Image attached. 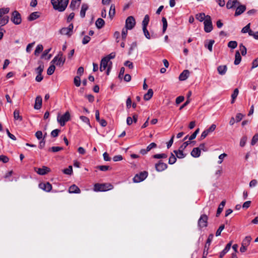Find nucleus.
<instances>
[{
  "label": "nucleus",
  "mask_w": 258,
  "mask_h": 258,
  "mask_svg": "<svg viewBox=\"0 0 258 258\" xmlns=\"http://www.w3.org/2000/svg\"><path fill=\"white\" fill-rule=\"evenodd\" d=\"M69 0H51V3L54 10L63 12L67 8Z\"/></svg>",
  "instance_id": "1"
},
{
  "label": "nucleus",
  "mask_w": 258,
  "mask_h": 258,
  "mask_svg": "<svg viewBox=\"0 0 258 258\" xmlns=\"http://www.w3.org/2000/svg\"><path fill=\"white\" fill-rule=\"evenodd\" d=\"M113 186L110 183H96L94 186L95 191H105L112 189Z\"/></svg>",
  "instance_id": "2"
},
{
  "label": "nucleus",
  "mask_w": 258,
  "mask_h": 258,
  "mask_svg": "<svg viewBox=\"0 0 258 258\" xmlns=\"http://www.w3.org/2000/svg\"><path fill=\"white\" fill-rule=\"evenodd\" d=\"M66 60L65 56L63 55V53L59 52L57 55L55 56L51 61V63L55 64L56 66L61 67L63 65Z\"/></svg>",
  "instance_id": "3"
},
{
  "label": "nucleus",
  "mask_w": 258,
  "mask_h": 258,
  "mask_svg": "<svg viewBox=\"0 0 258 258\" xmlns=\"http://www.w3.org/2000/svg\"><path fill=\"white\" fill-rule=\"evenodd\" d=\"M71 118V115L69 111H67L63 115L59 117L58 115L57 120L62 126L65 125L66 122L69 121Z\"/></svg>",
  "instance_id": "4"
},
{
  "label": "nucleus",
  "mask_w": 258,
  "mask_h": 258,
  "mask_svg": "<svg viewBox=\"0 0 258 258\" xmlns=\"http://www.w3.org/2000/svg\"><path fill=\"white\" fill-rule=\"evenodd\" d=\"M204 30L207 33H209L213 30V25L211 17L207 15V19L204 21Z\"/></svg>",
  "instance_id": "5"
},
{
  "label": "nucleus",
  "mask_w": 258,
  "mask_h": 258,
  "mask_svg": "<svg viewBox=\"0 0 258 258\" xmlns=\"http://www.w3.org/2000/svg\"><path fill=\"white\" fill-rule=\"evenodd\" d=\"M148 174V172L145 171L137 174L134 177L133 181L136 183L141 182L147 178Z\"/></svg>",
  "instance_id": "6"
},
{
  "label": "nucleus",
  "mask_w": 258,
  "mask_h": 258,
  "mask_svg": "<svg viewBox=\"0 0 258 258\" xmlns=\"http://www.w3.org/2000/svg\"><path fill=\"white\" fill-rule=\"evenodd\" d=\"M11 20L16 25L20 24L21 23L22 20L21 15L18 11H15L13 12Z\"/></svg>",
  "instance_id": "7"
},
{
  "label": "nucleus",
  "mask_w": 258,
  "mask_h": 258,
  "mask_svg": "<svg viewBox=\"0 0 258 258\" xmlns=\"http://www.w3.org/2000/svg\"><path fill=\"white\" fill-rule=\"evenodd\" d=\"M136 24L135 19L133 16H129L125 21V28L131 30L132 29Z\"/></svg>",
  "instance_id": "8"
},
{
  "label": "nucleus",
  "mask_w": 258,
  "mask_h": 258,
  "mask_svg": "<svg viewBox=\"0 0 258 258\" xmlns=\"http://www.w3.org/2000/svg\"><path fill=\"white\" fill-rule=\"evenodd\" d=\"M208 217L205 214H203L201 216L199 221L198 225L200 228L206 227L207 226Z\"/></svg>",
  "instance_id": "9"
},
{
  "label": "nucleus",
  "mask_w": 258,
  "mask_h": 258,
  "mask_svg": "<svg viewBox=\"0 0 258 258\" xmlns=\"http://www.w3.org/2000/svg\"><path fill=\"white\" fill-rule=\"evenodd\" d=\"M155 167L157 171L162 172L167 168L168 165L167 164L163 162L161 160H160L155 164Z\"/></svg>",
  "instance_id": "10"
},
{
  "label": "nucleus",
  "mask_w": 258,
  "mask_h": 258,
  "mask_svg": "<svg viewBox=\"0 0 258 258\" xmlns=\"http://www.w3.org/2000/svg\"><path fill=\"white\" fill-rule=\"evenodd\" d=\"M74 26L72 24H71L68 27L62 28L60 30V33L62 35H66L70 36L73 32Z\"/></svg>",
  "instance_id": "11"
},
{
  "label": "nucleus",
  "mask_w": 258,
  "mask_h": 258,
  "mask_svg": "<svg viewBox=\"0 0 258 258\" xmlns=\"http://www.w3.org/2000/svg\"><path fill=\"white\" fill-rule=\"evenodd\" d=\"M216 125L215 124H213L211 125V126L209 128L205 130L202 133V135L200 137L201 140H203L208 135V134L209 133H212L213 132H214L216 128Z\"/></svg>",
  "instance_id": "12"
},
{
  "label": "nucleus",
  "mask_w": 258,
  "mask_h": 258,
  "mask_svg": "<svg viewBox=\"0 0 258 258\" xmlns=\"http://www.w3.org/2000/svg\"><path fill=\"white\" fill-rule=\"evenodd\" d=\"M39 187L41 189H43V190H44L46 192L50 191L52 189V185L48 182L40 183L39 184Z\"/></svg>",
  "instance_id": "13"
},
{
  "label": "nucleus",
  "mask_w": 258,
  "mask_h": 258,
  "mask_svg": "<svg viewBox=\"0 0 258 258\" xmlns=\"http://www.w3.org/2000/svg\"><path fill=\"white\" fill-rule=\"evenodd\" d=\"M34 170L38 174L40 175H45L50 172V169L46 166H43L42 168H35Z\"/></svg>",
  "instance_id": "14"
},
{
  "label": "nucleus",
  "mask_w": 258,
  "mask_h": 258,
  "mask_svg": "<svg viewBox=\"0 0 258 258\" xmlns=\"http://www.w3.org/2000/svg\"><path fill=\"white\" fill-rule=\"evenodd\" d=\"M239 4L240 3L237 0H229L226 4V7L228 9H231Z\"/></svg>",
  "instance_id": "15"
},
{
  "label": "nucleus",
  "mask_w": 258,
  "mask_h": 258,
  "mask_svg": "<svg viewBox=\"0 0 258 258\" xmlns=\"http://www.w3.org/2000/svg\"><path fill=\"white\" fill-rule=\"evenodd\" d=\"M237 6V7L234 14L235 16H238L241 15L246 10V6L245 5H240L239 4Z\"/></svg>",
  "instance_id": "16"
},
{
  "label": "nucleus",
  "mask_w": 258,
  "mask_h": 258,
  "mask_svg": "<svg viewBox=\"0 0 258 258\" xmlns=\"http://www.w3.org/2000/svg\"><path fill=\"white\" fill-rule=\"evenodd\" d=\"M42 98L40 96H38L35 99V102L34 104V108L35 109H39L42 106Z\"/></svg>",
  "instance_id": "17"
},
{
  "label": "nucleus",
  "mask_w": 258,
  "mask_h": 258,
  "mask_svg": "<svg viewBox=\"0 0 258 258\" xmlns=\"http://www.w3.org/2000/svg\"><path fill=\"white\" fill-rule=\"evenodd\" d=\"M109 62V61L108 60H107V59H106L105 57H103L101 59V63H100V68H99L100 71L101 72H103L106 69Z\"/></svg>",
  "instance_id": "18"
},
{
  "label": "nucleus",
  "mask_w": 258,
  "mask_h": 258,
  "mask_svg": "<svg viewBox=\"0 0 258 258\" xmlns=\"http://www.w3.org/2000/svg\"><path fill=\"white\" fill-rule=\"evenodd\" d=\"M189 75V72L187 70H184L179 75V79L180 81H184L187 79Z\"/></svg>",
  "instance_id": "19"
},
{
  "label": "nucleus",
  "mask_w": 258,
  "mask_h": 258,
  "mask_svg": "<svg viewBox=\"0 0 258 258\" xmlns=\"http://www.w3.org/2000/svg\"><path fill=\"white\" fill-rule=\"evenodd\" d=\"M201 149L200 148H194L191 152V155L195 157H199L201 155Z\"/></svg>",
  "instance_id": "20"
},
{
  "label": "nucleus",
  "mask_w": 258,
  "mask_h": 258,
  "mask_svg": "<svg viewBox=\"0 0 258 258\" xmlns=\"http://www.w3.org/2000/svg\"><path fill=\"white\" fill-rule=\"evenodd\" d=\"M182 150L183 149L179 148L178 150H174L173 151L177 158L179 159H182L185 157L186 154L183 153Z\"/></svg>",
  "instance_id": "21"
},
{
  "label": "nucleus",
  "mask_w": 258,
  "mask_h": 258,
  "mask_svg": "<svg viewBox=\"0 0 258 258\" xmlns=\"http://www.w3.org/2000/svg\"><path fill=\"white\" fill-rule=\"evenodd\" d=\"M70 193L79 194L81 192L80 188L75 184L71 185L69 189Z\"/></svg>",
  "instance_id": "22"
},
{
  "label": "nucleus",
  "mask_w": 258,
  "mask_h": 258,
  "mask_svg": "<svg viewBox=\"0 0 258 258\" xmlns=\"http://www.w3.org/2000/svg\"><path fill=\"white\" fill-rule=\"evenodd\" d=\"M88 9V6L86 4H83L81 7V10L80 11V16L82 18H84L86 11Z\"/></svg>",
  "instance_id": "23"
},
{
  "label": "nucleus",
  "mask_w": 258,
  "mask_h": 258,
  "mask_svg": "<svg viewBox=\"0 0 258 258\" xmlns=\"http://www.w3.org/2000/svg\"><path fill=\"white\" fill-rule=\"evenodd\" d=\"M232 244V242L228 243L225 248L221 252L220 254V257L222 258L230 249Z\"/></svg>",
  "instance_id": "24"
},
{
  "label": "nucleus",
  "mask_w": 258,
  "mask_h": 258,
  "mask_svg": "<svg viewBox=\"0 0 258 258\" xmlns=\"http://www.w3.org/2000/svg\"><path fill=\"white\" fill-rule=\"evenodd\" d=\"M227 70V66L225 65L220 66L217 68L218 73L221 75L225 74Z\"/></svg>",
  "instance_id": "25"
},
{
  "label": "nucleus",
  "mask_w": 258,
  "mask_h": 258,
  "mask_svg": "<svg viewBox=\"0 0 258 258\" xmlns=\"http://www.w3.org/2000/svg\"><path fill=\"white\" fill-rule=\"evenodd\" d=\"M153 95V91L152 89L148 90V92L144 96V99L146 101L149 100Z\"/></svg>",
  "instance_id": "26"
},
{
  "label": "nucleus",
  "mask_w": 258,
  "mask_h": 258,
  "mask_svg": "<svg viewBox=\"0 0 258 258\" xmlns=\"http://www.w3.org/2000/svg\"><path fill=\"white\" fill-rule=\"evenodd\" d=\"M241 60V57L239 51H236L235 54L234 64L238 65Z\"/></svg>",
  "instance_id": "27"
},
{
  "label": "nucleus",
  "mask_w": 258,
  "mask_h": 258,
  "mask_svg": "<svg viewBox=\"0 0 258 258\" xmlns=\"http://www.w3.org/2000/svg\"><path fill=\"white\" fill-rule=\"evenodd\" d=\"M225 203H226L225 201H223L219 205L218 208L217 209V213H216L217 217H218L219 216V215L222 212L224 207L225 206Z\"/></svg>",
  "instance_id": "28"
},
{
  "label": "nucleus",
  "mask_w": 258,
  "mask_h": 258,
  "mask_svg": "<svg viewBox=\"0 0 258 258\" xmlns=\"http://www.w3.org/2000/svg\"><path fill=\"white\" fill-rule=\"evenodd\" d=\"M96 27L98 29H101L105 24L104 21L101 18H98L95 23Z\"/></svg>",
  "instance_id": "29"
},
{
  "label": "nucleus",
  "mask_w": 258,
  "mask_h": 258,
  "mask_svg": "<svg viewBox=\"0 0 258 258\" xmlns=\"http://www.w3.org/2000/svg\"><path fill=\"white\" fill-rule=\"evenodd\" d=\"M9 18L8 16L0 17V26L2 27L7 24L9 22Z\"/></svg>",
  "instance_id": "30"
},
{
  "label": "nucleus",
  "mask_w": 258,
  "mask_h": 258,
  "mask_svg": "<svg viewBox=\"0 0 258 258\" xmlns=\"http://www.w3.org/2000/svg\"><path fill=\"white\" fill-rule=\"evenodd\" d=\"M39 15L38 12H33L29 15V16L28 17V20L31 21H33L34 20H36L38 18H39Z\"/></svg>",
  "instance_id": "31"
},
{
  "label": "nucleus",
  "mask_w": 258,
  "mask_h": 258,
  "mask_svg": "<svg viewBox=\"0 0 258 258\" xmlns=\"http://www.w3.org/2000/svg\"><path fill=\"white\" fill-rule=\"evenodd\" d=\"M115 14V7L114 5L112 4L110 8V10L109 12V17L112 19L113 17L114 16Z\"/></svg>",
  "instance_id": "32"
},
{
  "label": "nucleus",
  "mask_w": 258,
  "mask_h": 258,
  "mask_svg": "<svg viewBox=\"0 0 258 258\" xmlns=\"http://www.w3.org/2000/svg\"><path fill=\"white\" fill-rule=\"evenodd\" d=\"M196 18L200 22H202L207 19V16L205 15V13H201L197 14L196 16Z\"/></svg>",
  "instance_id": "33"
},
{
  "label": "nucleus",
  "mask_w": 258,
  "mask_h": 258,
  "mask_svg": "<svg viewBox=\"0 0 258 258\" xmlns=\"http://www.w3.org/2000/svg\"><path fill=\"white\" fill-rule=\"evenodd\" d=\"M251 239L252 238L250 236H247L243 240L242 244L244 245V246H247L249 244Z\"/></svg>",
  "instance_id": "34"
},
{
  "label": "nucleus",
  "mask_w": 258,
  "mask_h": 258,
  "mask_svg": "<svg viewBox=\"0 0 258 258\" xmlns=\"http://www.w3.org/2000/svg\"><path fill=\"white\" fill-rule=\"evenodd\" d=\"M239 93V90L237 88H236L234 89L233 93L231 95V103H233L235 101V99L236 98L237 96H238Z\"/></svg>",
  "instance_id": "35"
},
{
  "label": "nucleus",
  "mask_w": 258,
  "mask_h": 258,
  "mask_svg": "<svg viewBox=\"0 0 258 258\" xmlns=\"http://www.w3.org/2000/svg\"><path fill=\"white\" fill-rule=\"evenodd\" d=\"M149 16L148 15H145L143 21L142 25L143 27H147L149 22Z\"/></svg>",
  "instance_id": "36"
},
{
  "label": "nucleus",
  "mask_w": 258,
  "mask_h": 258,
  "mask_svg": "<svg viewBox=\"0 0 258 258\" xmlns=\"http://www.w3.org/2000/svg\"><path fill=\"white\" fill-rule=\"evenodd\" d=\"M55 69V67L53 63L49 66L47 71V74L48 75H51L53 74Z\"/></svg>",
  "instance_id": "37"
},
{
  "label": "nucleus",
  "mask_w": 258,
  "mask_h": 258,
  "mask_svg": "<svg viewBox=\"0 0 258 258\" xmlns=\"http://www.w3.org/2000/svg\"><path fill=\"white\" fill-rule=\"evenodd\" d=\"M62 150H63L62 147L53 146V147L50 148L48 149V151L55 153V152H59Z\"/></svg>",
  "instance_id": "38"
},
{
  "label": "nucleus",
  "mask_w": 258,
  "mask_h": 258,
  "mask_svg": "<svg viewBox=\"0 0 258 258\" xmlns=\"http://www.w3.org/2000/svg\"><path fill=\"white\" fill-rule=\"evenodd\" d=\"M80 118L82 121H83L84 122L86 123L87 125H88L90 128L92 127L90 124V120L88 117L85 116H80Z\"/></svg>",
  "instance_id": "39"
},
{
  "label": "nucleus",
  "mask_w": 258,
  "mask_h": 258,
  "mask_svg": "<svg viewBox=\"0 0 258 258\" xmlns=\"http://www.w3.org/2000/svg\"><path fill=\"white\" fill-rule=\"evenodd\" d=\"M19 110L16 109L14 112V117L16 120L21 121L22 120V117L19 115Z\"/></svg>",
  "instance_id": "40"
},
{
  "label": "nucleus",
  "mask_w": 258,
  "mask_h": 258,
  "mask_svg": "<svg viewBox=\"0 0 258 258\" xmlns=\"http://www.w3.org/2000/svg\"><path fill=\"white\" fill-rule=\"evenodd\" d=\"M176 161V156L173 153H171V155L169 158L168 163L169 164H173L174 163H175Z\"/></svg>",
  "instance_id": "41"
},
{
  "label": "nucleus",
  "mask_w": 258,
  "mask_h": 258,
  "mask_svg": "<svg viewBox=\"0 0 258 258\" xmlns=\"http://www.w3.org/2000/svg\"><path fill=\"white\" fill-rule=\"evenodd\" d=\"M215 43V41L214 40H210L209 41V43L208 44H205V46L206 47H207L210 51H212V47L214 43Z\"/></svg>",
  "instance_id": "42"
},
{
  "label": "nucleus",
  "mask_w": 258,
  "mask_h": 258,
  "mask_svg": "<svg viewBox=\"0 0 258 258\" xmlns=\"http://www.w3.org/2000/svg\"><path fill=\"white\" fill-rule=\"evenodd\" d=\"M43 46L41 44L38 45L34 51L35 55H38L43 50Z\"/></svg>",
  "instance_id": "43"
},
{
  "label": "nucleus",
  "mask_w": 258,
  "mask_h": 258,
  "mask_svg": "<svg viewBox=\"0 0 258 258\" xmlns=\"http://www.w3.org/2000/svg\"><path fill=\"white\" fill-rule=\"evenodd\" d=\"M237 46V42L236 41H230L228 43V47L234 49Z\"/></svg>",
  "instance_id": "44"
},
{
  "label": "nucleus",
  "mask_w": 258,
  "mask_h": 258,
  "mask_svg": "<svg viewBox=\"0 0 258 258\" xmlns=\"http://www.w3.org/2000/svg\"><path fill=\"white\" fill-rule=\"evenodd\" d=\"M239 49L241 52V53L242 55H245L247 52V49L245 46H244L242 44H240L239 45Z\"/></svg>",
  "instance_id": "45"
},
{
  "label": "nucleus",
  "mask_w": 258,
  "mask_h": 258,
  "mask_svg": "<svg viewBox=\"0 0 258 258\" xmlns=\"http://www.w3.org/2000/svg\"><path fill=\"white\" fill-rule=\"evenodd\" d=\"M63 172L67 175H71L73 172V167L71 165L69 166L68 168L64 169Z\"/></svg>",
  "instance_id": "46"
},
{
  "label": "nucleus",
  "mask_w": 258,
  "mask_h": 258,
  "mask_svg": "<svg viewBox=\"0 0 258 258\" xmlns=\"http://www.w3.org/2000/svg\"><path fill=\"white\" fill-rule=\"evenodd\" d=\"M74 82L77 87H79L81 85V79L79 76H77L74 78Z\"/></svg>",
  "instance_id": "47"
},
{
  "label": "nucleus",
  "mask_w": 258,
  "mask_h": 258,
  "mask_svg": "<svg viewBox=\"0 0 258 258\" xmlns=\"http://www.w3.org/2000/svg\"><path fill=\"white\" fill-rule=\"evenodd\" d=\"M10 9L8 8H4L0 9V17H3L5 14H8L9 12Z\"/></svg>",
  "instance_id": "48"
},
{
  "label": "nucleus",
  "mask_w": 258,
  "mask_h": 258,
  "mask_svg": "<svg viewBox=\"0 0 258 258\" xmlns=\"http://www.w3.org/2000/svg\"><path fill=\"white\" fill-rule=\"evenodd\" d=\"M153 158L155 159H161V158H166L167 157V155L166 154L162 153V154H158L153 155Z\"/></svg>",
  "instance_id": "49"
},
{
  "label": "nucleus",
  "mask_w": 258,
  "mask_h": 258,
  "mask_svg": "<svg viewBox=\"0 0 258 258\" xmlns=\"http://www.w3.org/2000/svg\"><path fill=\"white\" fill-rule=\"evenodd\" d=\"M162 22L163 23V32L164 33L167 27V22L166 19L165 17H163L162 19Z\"/></svg>",
  "instance_id": "50"
},
{
  "label": "nucleus",
  "mask_w": 258,
  "mask_h": 258,
  "mask_svg": "<svg viewBox=\"0 0 258 258\" xmlns=\"http://www.w3.org/2000/svg\"><path fill=\"white\" fill-rule=\"evenodd\" d=\"M97 168L99 169L101 171H105L109 169L110 168L109 166L106 165H100L96 167Z\"/></svg>",
  "instance_id": "51"
},
{
  "label": "nucleus",
  "mask_w": 258,
  "mask_h": 258,
  "mask_svg": "<svg viewBox=\"0 0 258 258\" xmlns=\"http://www.w3.org/2000/svg\"><path fill=\"white\" fill-rule=\"evenodd\" d=\"M224 228H225L224 225V224L221 225L219 227L218 230H217L216 233V236H218L220 235L221 232L224 229Z\"/></svg>",
  "instance_id": "52"
},
{
  "label": "nucleus",
  "mask_w": 258,
  "mask_h": 258,
  "mask_svg": "<svg viewBox=\"0 0 258 258\" xmlns=\"http://www.w3.org/2000/svg\"><path fill=\"white\" fill-rule=\"evenodd\" d=\"M127 30L128 29L125 28H123L121 32V37L123 40H124L126 38L127 34Z\"/></svg>",
  "instance_id": "53"
},
{
  "label": "nucleus",
  "mask_w": 258,
  "mask_h": 258,
  "mask_svg": "<svg viewBox=\"0 0 258 258\" xmlns=\"http://www.w3.org/2000/svg\"><path fill=\"white\" fill-rule=\"evenodd\" d=\"M44 69V66L42 64H40V66L36 69V72L38 74H41Z\"/></svg>",
  "instance_id": "54"
},
{
  "label": "nucleus",
  "mask_w": 258,
  "mask_h": 258,
  "mask_svg": "<svg viewBox=\"0 0 258 258\" xmlns=\"http://www.w3.org/2000/svg\"><path fill=\"white\" fill-rule=\"evenodd\" d=\"M250 23H248L247 25H246L244 27H243L242 29L241 32L243 33L248 32L250 30Z\"/></svg>",
  "instance_id": "55"
},
{
  "label": "nucleus",
  "mask_w": 258,
  "mask_h": 258,
  "mask_svg": "<svg viewBox=\"0 0 258 258\" xmlns=\"http://www.w3.org/2000/svg\"><path fill=\"white\" fill-rule=\"evenodd\" d=\"M77 2L75 0H72L70 7L72 10H75L77 8Z\"/></svg>",
  "instance_id": "56"
},
{
  "label": "nucleus",
  "mask_w": 258,
  "mask_h": 258,
  "mask_svg": "<svg viewBox=\"0 0 258 258\" xmlns=\"http://www.w3.org/2000/svg\"><path fill=\"white\" fill-rule=\"evenodd\" d=\"M227 155L226 153H223V154H221V155H220L218 157L219 160L218 161V163L219 164L222 163L223 159H224V158L227 157Z\"/></svg>",
  "instance_id": "57"
},
{
  "label": "nucleus",
  "mask_w": 258,
  "mask_h": 258,
  "mask_svg": "<svg viewBox=\"0 0 258 258\" xmlns=\"http://www.w3.org/2000/svg\"><path fill=\"white\" fill-rule=\"evenodd\" d=\"M9 158L5 155H1L0 156V161L3 162V163H6L9 161Z\"/></svg>",
  "instance_id": "58"
},
{
  "label": "nucleus",
  "mask_w": 258,
  "mask_h": 258,
  "mask_svg": "<svg viewBox=\"0 0 258 258\" xmlns=\"http://www.w3.org/2000/svg\"><path fill=\"white\" fill-rule=\"evenodd\" d=\"M143 32L144 33L145 37L148 39H150V35L149 31H148V30L147 29V27H143Z\"/></svg>",
  "instance_id": "59"
},
{
  "label": "nucleus",
  "mask_w": 258,
  "mask_h": 258,
  "mask_svg": "<svg viewBox=\"0 0 258 258\" xmlns=\"http://www.w3.org/2000/svg\"><path fill=\"white\" fill-rule=\"evenodd\" d=\"M258 141V134H255L252 138L251 145H254L256 144V143Z\"/></svg>",
  "instance_id": "60"
},
{
  "label": "nucleus",
  "mask_w": 258,
  "mask_h": 258,
  "mask_svg": "<svg viewBox=\"0 0 258 258\" xmlns=\"http://www.w3.org/2000/svg\"><path fill=\"white\" fill-rule=\"evenodd\" d=\"M60 132V130L58 129H55L53 130L51 133V135L53 137H56L58 136L59 133Z\"/></svg>",
  "instance_id": "61"
},
{
  "label": "nucleus",
  "mask_w": 258,
  "mask_h": 258,
  "mask_svg": "<svg viewBox=\"0 0 258 258\" xmlns=\"http://www.w3.org/2000/svg\"><path fill=\"white\" fill-rule=\"evenodd\" d=\"M90 40V37L89 36H85L82 40V43L83 44H87Z\"/></svg>",
  "instance_id": "62"
},
{
  "label": "nucleus",
  "mask_w": 258,
  "mask_h": 258,
  "mask_svg": "<svg viewBox=\"0 0 258 258\" xmlns=\"http://www.w3.org/2000/svg\"><path fill=\"white\" fill-rule=\"evenodd\" d=\"M257 184V181L256 179H252L250 181L249 184V186L250 187H255Z\"/></svg>",
  "instance_id": "63"
},
{
  "label": "nucleus",
  "mask_w": 258,
  "mask_h": 258,
  "mask_svg": "<svg viewBox=\"0 0 258 258\" xmlns=\"http://www.w3.org/2000/svg\"><path fill=\"white\" fill-rule=\"evenodd\" d=\"M115 53L114 52H112L104 57L106 59H107V60H108L109 61L111 59L114 58L115 57Z\"/></svg>",
  "instance_id": "64"
}]
</instances>
